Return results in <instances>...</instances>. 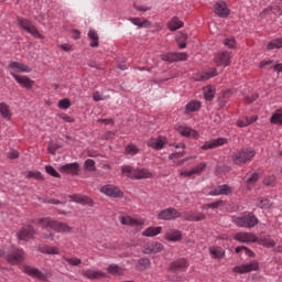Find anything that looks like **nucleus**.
I'll return each instance as SVG.
<instances>
[{
	"label": "nucleus",
	"instance_id": "f257e3e1",
	"mask_svg": "<svg viewBox=\"0 0 282 282\" xmlns=\"http://www.w3.org/2000/svg\"><path fill=\"white\" fill-rule=\"evenodd\" d=\"M254 155H257L254 150L251 148H243L234 152L231 159L234 164H248V162H252V158H254Z\"/></svg>",
	"mask_w": 282,
	"mask_h": 282
},
{
	"label": "nucleus",
	"instance_id": "f03ea898",
	"mask_svg": "<svg viewBox=\"0 0 282 282\" xmlns=\"http://www.w3.org/2000/svg\"><path fill=\"white\" fill-rule=\"evenodd\" d=\"M39 225L41 228H52V230H56V232H72V227H69V225L52 220L51 218L40 219Z\"/></svg>",
	"mask_w": 282,
	"mask_h": 282
},
{
	"label": "nucleus",
	"instance_id": "7ed1b4c3",
	"mask_svg": "<svg viewBox=\"0 0 282 282\" xmlns=\"http://www.w3.org/2000/svg\"><path fill=\"white\" fill-rule=\"evenodd\" d=\"M232 221L240 228H254V226L259 224V218H257L254 214L249 213L242 216L234 217Z\"/></svg>",
	"mask_w": 282,
	"mask_h": 282
},
{
	"label": "nucleus",
	"instance_id": "20e7f679",
	"mask_svg": "<svg viewBox=\"0 0 282 282\" xmlns=\"http://www.w3.org/2000/svg\"><path fill=\"white\" fill-rule=\"evenodd\" d=\"M123 175L131 177V180H149L152 177L151 172L144 169H133L129 165L122 167Z\"/></svg>",
	"mask_w": 282,
	"mask_h": 282
},
{
	"label": "nucleus",
	"instance_id": "39448f33",
	"mask_svg": "<svg viewBox=\"0 0 282 282\" xmlns=\"http://www.w3.org/2000/svg\"><path fill=\"white\" fill-rule=\"evenodd\" d=\"M18 25L22 30H24V32H28V34H31V36H34V39H43V35L39 32V29H36L34 24H32V21L25 18H19Z\"/></svg>",
	"mask_w": 282,
	"mask_h": 282
},
{
	"label": "nucleus",
	"instance_id": "423d86ee",
	"mask_svg": "<svg viewBox=\"0 0 282 282\" xmlns=\"http://www.w3.org/2000/svg\"><path fill=\"white\" fill-rule=\"evenodd\" d=\"M99 191L106 197H112L113 199H122L124 197V192L113 184L104 185Z\"/></svg>",
	"mask_w": 282,
	"mask_h": 282
},
{
	"label": "nucleus",
	"instance_id": "0eeeda50",
	"mask_svg": "<svg viewBox=\"0 0 282 282\" xmlns=\"http://www.w3.org/2000/svg\"><path fill=\"white\" fill-rule=\"evenodd\" d=\"M8 69L13 78L14 76H19V74H30L32 72V67L21 62H10Z\"/></svg>",
	"mask_w": 282,
	"mask_h": 282
},
{
	"label": "nucleus",
	"instance_id": "6e6552de",
	"mask_svg": "<svg viewBox=\"0 0 282 282\" xmlns=\"http://www.w3.org/2000/svg\"><path fill=\"white\" fill-rule=\"evenodd\" d=\"M180 217H182V213H180V210H177L173 207L163 209L158 214V219H162L163 221H171L173 219H180Z\"/></svg>",
	"mask_w": 282,
	"mask_h": 282
},
{
	"label": "nucleus",
	"instance_id": "1a4fd4ad",
	"mask_svg": "<svg viewBox=\"0 0 282 282\" xmlns=\"http://www.w3.org/2000/svg\"><path fill=\"white\" fill-rule=\"evenodd\" d=\"M232 58V53L225 51L215 55L214 63L217 67H228Z\"/></svg>",
	"mask_w": 282,
	"mask_h": 282
},
{
	"label": "nucleus",
	"instance_id": "9d476101",
	"mask_svg": "<svg viewBox=\"0 0 282 282\" xmlns=\"http://www.w3.org/2000/svg\"><path fill=\"white\" fill-rule=\"evenodd\" d=\"M34 235H36V231H34V227L30 225H24L17 232V237L20 241H30V239H34Z\"/></svg>",
	"mask_w": 282,
	"mask_h": 282
},
{
	"label": "nucleus",
	"instance_id": "9b49d317",
	"mask_svg": "<svg viewBox=\"0 0 282 282\" xmlns=\"http://www.w3.org/2000/svg\"><path fill=\"white\" fill-rule=\"evenodd\" d=\"M259 270V262L252 261L247 264L237 265L232 269V272L237 274H247L248 272H257Z\"/></svg>",
	"mask_w": 282,
	"mask_h": 282
},
{
	"label": "nucleus",
	"instance_id": "f8f14e48",
	"mask_svg": "<svg viewBox=\"0 0 282 282\" xmlns=\"http://www.w3.org/2000/svg\"><path fill=\"white\" fill-rule=\"evenodd\" d=\"M23 254L22 249L14 248L7 254V261L11 263V265H17L23 261Z\"/></svg>",
	"mask_w": 282,
	"mask_h": 282
},
{
	"label": "nucleus",
	"instance_id": "ddd939ff",
	"mask_svg": "<svg viewBox=\"0 0 282 282\" xmlns=\"http://www.w3.org/2000/svg\"><path fill=\"white\" fill-rule=\"evenodd\" d=\"M176 131H178L184 138H193L194 140L199 138V132L185 124L176 126Z\"/></svg>",
	"mask_w": 282,
	"mask_h": 282
},
{
	"label": "nucleus",
	"instance_id": "4468645a",
	"mask_svg": "<svg viewBox=\"0 0 282 282\" xmlns=\"http://www.w3.org/2000/svg\"><path fill=\"white\" fill-rule=\"evenodd\" d=\"M214 12L221 19H226V17L230 15V9H228V4L224 1H218L214 4Z\"/></svg>",
	"mask_w": 282,
	"mask_h": 282
},
{
	"label": "nucleus",
	"instance_id": "2eb2a0df",
	"mask_svg": "<svg viewBox=\"0 0 282 282\" xmlns=\"http://www.w3.org/2000/svg\"><path fill=\"white\" fill-rule=\"evenodd\" d=\"M234 239L240 243H254L257 241V236L251 232L240 231L234 236Z\"/></svg>",
	"mask_w": 282,
	"mask_h": 282
},
{
	"label": "nucleus",
	"instance_id": "dca6fc26",
	"mask_svg": "<svg viewBox=\"0 0 282 282\" xmlns=\"http://www.w3.org/2000/svg\"><path fill=\"white\" fill-rule=\"evenodd\" d=\"M206 166L207 164L202 162L189 171H181L180 175L182 177H193V175H202V173L206 171Z\"/></svg>",
	"mask_w": 282,
	"mask_h": 282
},
{
	"label": "nucleus",
	"instance_id": "f3484780",
	"mask_svg": "<svg viewBox=\"0 0 282 282\" xmlns=\"http://www.w3.org/2000/svg\"><path fill=\"white\" fill-rule=\"evenodd\" d=\"M23 272H25V274H29V276H32L33 279H39L40 281L47 280V274H45V273L41 272L39 269L32 268L30 265H24Z\"/></svg>",
	"mask_w": 282,
	"mask_h": 282
},
{
	"label": "nucleus",
	"instance_id": "a211bd4d",
	"mask_svg": "<svg viewBox=\"0 0 282 282\" xmlns=\"http://www.w3.org/2000/svg\"><path fill=\"white\" fill-rule=\"evenodd\" d=\"M164 250V246L160 242H151L143 247V254H158V252H162Z\"/></svg>",
	"mask_w": 282,
	"mask_h": 282
},
{
	"label": "nucleus",
	"instance_id": "6ab92c4d",
	"mask_svg": "<svg viewBox=\"0 0 282 282\" xmlns=\"http://www.w3.org/2000/svg\"><path fill=\"white\" fill-rule=\"evenodd\" d=\"M228 143V139L226 138H218L212 141H207L202 145L203 151H208V149H217V147H224V144Z\"/></svg>",
	"mask_w": 282,
	"mask_h": 282
},
{
	"label": "nucleus",
	"instance_id": "aec40b11",
	"mask_svg": "<svg viewBox=\"0 0 282 282\" xmlns=\"http://www.w3.org/2000/svg\"><path fill=\"white\" fill-rule=\"evenodd\" d=\"M186 58H188V55L186 53H167L162 55V61H166L167 63L186 61Z\"/></svg>",
	"mask_w": 282,
	"mask_h": 282
},
{
	"label": "nucleus",
	"instance_id": "412c9836",
	"mask_svg": "<svg viewBox=\"0 0 282 282\" xmlns=\"http://www.w3.org/2000/svg\"><path fill=\"white\" fill-rule=\"evenodd\" d=\"M14 80L24 89H32L34 87V80L25 75H14Z\"/></svg>",
	"mask_w": 282,
	"mask_h": 282
},
{
	"label": "nucleus",
	"instance_id": "4be33fe9",
	"mask_svg": "<svg viewBox=\"0 0 282 282\" xmlns=\"http://www.w3.org/2000/svg\"><path fill=\"white\" fill-rule=\"evenodd\" d=\"M78 171H80L78 163H67L59 167V173H66L68 175H78Z\"/></svg>",
	"mask_w": 282,
	"mask_h": 282
},
{
	"label": "nucleus",
	"instance_id": "5701e85b",
	"mask_svg": "<svg viewBox=\"0 0 282 282\" xmlns=\"http://www.w3.org/2000/svg\"><path fill=\"white\" fill-rule=\"evenodd\" d=\"M164 144H166L165 137H158V138L150 139L148 141V147H151V149H155L156 151L164 149Z\"/></svg>",
	"mask_w": 282,
	"mask_h": 282
},
{
	"label": "nucleus",
	"instance_id": "b1692460",
	"mask_svg": "<svg viewBox=\"0 0 282 282\" xmlns=\"http://www.w3.org/2000/svg\"><path fill=\"white\" fill-rule=\"evenodd\" d=\"M82 274L86 279H90V280L106 279V276H107V273H105L102 271L91 270V269H87V270L82 271Z\"/></svg>",
	"mask_w": 282,
	"mask_h": 282
},
{
	"label": "nucleus",
	"instance_id": "393cba45",
	"mask_svg": "<svg viewBox=\"0 0 282 282\" xmlns=\"http://www.w3.org/2000/svg\"><path fill=\"white\" fill-rule=\"evenodd\" d=\"M72 202L76 204H82L83 206H94V199L88 196L76 194L70 196Z\"/></svg>",
	"mask_w": 282,
	"mask_h": 282
},
{
	"label": "nucleus",
	"instance_id": "a878e982",
	"mask_svg": "<svg viewBox=\"0 0 282 282\" xmlns=\"http://www.w3.org/2000/svg\"><path fill=\"white\" fill-rule=\"evenodd\" d=\"M120 223L122 226H144V221L132 218L131 216H120Z\"/></svg>",
	"mask_w": 282,
	"mask_h": 282
},
{
	"label": "nucleus",
	"instance_id": "bb28decb",
	"mask_svg": "<svg viewBox=\"0 0 282 282\" xmlns=\"http://www.w3.org/2000/svg\"><path fill=\"white\" fill-rule=\"evenodd\" d=\"M230 193H232V187L225 184L219 185L214 191L209 192V195H212L213 197H217L219 195H230Z\"/></svg>",
	"mask_w": 282,
	"mask_h": 282
},
{
	"label": "nucleus",
	"instance_id": "cd10ccee",
	"mask_svg": "<svg viewBox=\"0 0 282 282\" xmlns=\"http://www.w3.org/2000/svg\"><path fill=\"white\" fill-rule=\"evenodd\" d=\"M217 68H212L208 72H203L199 75L195 77V80L197 82H204V80H210V78H215L217 76Z\"/></svg>",
	"mask_w": 282,
	"mask_h": 282
},
{
	"label": "nucleus",
	"instance_id": "c85d7f7f",
	"mask_svg": "<svg viewBox=\"0 0 282 282\" xmlns=\"http://www.w3.org/2000/svg\"><path fill=\"white\" fill-rule=\"evenodd\" d=\"M0 116L4 120H11L12 119V110L6 102H0Z\"/></svg>",
	"mask_w": 282,
	"mask_h": 282
},
{
	"label": "nucleus",
	"instance_id": "c756f323",
	"mask_svg": "<svg viewBox=\"0 0 282 282\" xmlns=\"http://www.w3.org/2000/svg\"><path fill=\"white\" fill-rule=\"evenodd\" d=\"M108 274L112 276H122L124 274V270L118 264H109L107 268Z\"/></svg>",
	"mask_w": 282,
	"mask_h": 282
},
{
	"label": "nucleus",
	"instance_id": "7c9ffc66",
	"mask_svg": "<svg viewBox=\"0 0 282 282\" xmlns=\"http://www.w3.org/2000/svg\"><path fill=\"white\" fill-rule=\"evenodd\" d=\"M39 252L42 254H61V249L58 247H50L47 245L39 247Z\"/></svg>",
	"mask_w": 282,
	"mask_h": 282
},
{
	"label": "nucleus",
	"instance_id": "2f4dec72",
	"mask_svg": "<svg viewBox=\"0 0 282 282\" xmlns=\"http://www.w3.org/2000/svg\"><path fill=\"white\" fill-rule=\"evenodd\" d=\"M170 268L171 270H186V268H188V262L184 258H181L173 261Z\"/></svg>",
	"mask_w": 282,
	"mask_h": 282
},
{
	"label": "nucleus",
	"instance_id": "473e14b6",
	"mask_svg": "<svg viewBox=\"0 0 282 282\" xmlns=\"http://www.w3.org/2000/svg\"><path fill=\"white\" fill-rule=\"evenodd\" d=\"M165 239H167V241H180L182 239V231L171 229L165 234Z\"/></svg>",
	"mask_w": 282,
	"mask_h": 282
},
{
	"label": "nucleus",
	"instance_id": "72a5a7b5",
	"mask_svg": "<svg viewBox=\"0 0 282 282\" xmlns=\"http://www.w3.org/2000/svg\"><path fill=\"white\" fill-rule=\"evenodd\" d=\"M162 234V227H148L143 232V237H158Z\"/></svg>",
	"mask_w": 282,
	"mask_h": 282
},
{
	"label": "nucleus",
	"instance_id": "f704fd0d",
	"mask_svg": "<svg viewBox=\"0 0 282 282\" xmlns=\"http://www.w3.org/2000/svg\"><path fill=\"white\" fill-rule=\"evenodd\" d=\"M199 109H202V104L197 100H193L185 106V113H193V111H199Z\"/></svg>",
	"mask_w": 282,
	"mask_h": 282
},
{
	"label": "nucleus",
	"instance_id": "c9c22d12",
	"mask_svg": "<svg viewBox=\"0 0 282 282\" xmlns=\"http://www.w3.org/2000/svg\"><path fill=\"white\" fill-rule=\"evenodd\" d=\"M169 30L172 32H175L176 30H180V28H184V22L180 21L177 18H173L169 23H167Z\"/></svg>",
	"mask_w": 282,
	"mask_h": 282
},
{
	"label": "nucleus",
	"instance_id": "e433bc0d",
	"mask_svg": "<svg viewBox=\"0 0 282 282\" xmlns=\"http://www.w3.org/2000/svg\"><path fill=\"white\" fill-rule=\"evenodd\" d=\"M129 21L138 28H149V25H151V22L149 20H142L140 18H130Z\"/></svg>",
	"mask_w": 282,
	"mask_h": 282
},
{
	"label": "nucleus",
	"instance_id": "4c0bfd02",
	"mask_svg": "<svg viewBox=\"0 0 282 282\" xmlns=\"http://www.w3.org/2000/svg\"><path fill=\"white\" fill-rule=\"evenodd\" d=\"M186 221H204L206 215L204 213H192L186 216Z\"/></svg>",
	"mask_w": 282,
	"mask_h": 282
},
{
	"label": "nucleus",
	"instance_id": "58836bf2",
	"mask_svg": "<svg viewBox=\"0 0 282 282\" xmlns=\"http://www.w3.org/2000/svg\"><path fill=\"white\" fill-rule=\"evenodd\" d=\"M209 252L214 259H223L225 251L221 247H212L209 248Z\"/></svg>",
	"mask_w": 282,
	"mask_h": 282
},
{
	"label": "nucleus",
	"instance_id": "ea45409f",
	"mask_svg": "<svg viewBox=\"0 0 282 282\" xmlns=\"http://www.w3.org/2000/svg\"><path fill=\"white\" fill-rule=\"evenodd\" d=\"M258 208H262L264 210H268V208H272V200L270 198H258Z\"/></svg>",
	"mask_w": 282,
	"mask_h": 282
},
{
	"label": "nucleus",
	"instance_id": "a19ab883",
	"mask_svg": "<svg viewBox=\"0 0 282 282\" xmlns=\"http://www.w3.org/2000/svg\"><path fill=\"white\" fill-rule=\"evenodd\" d=\"M252 122H257V117L254 116L251 118L246 117L245 119H239L237 121V127H240V128L248 127L252 124Z\"/></svg>",
	"mask_w": 282,
	"mask_h": 282
},
{
	"label": "nucleus",
	"instance_id": "79ce46f5",
	"mask_svg": "<svg viewBox=\"0 0 282 282\" xmlns=\"http://www.w3.org/2000/svg\"><path fill=\"white\" fill-rule=\"evenodd\" d=\"M282 47V37L274 39L268 43L267 50H281Z\"/></svg>",
	"mask_w": 282,
	"mask_h": 282
},
{
	"label": "nucleus",
	"instance_id": "37998d69",
	"mask_svg": "<svg viewBox=\"0 0 282 282\" xmlns=\"http://www.w3.org/2000/svg\"><path fill=\"white\" fill-rule=\"evenodd\" d=\"M88 37L90 39V47H98L99 42H98V33L94 30H90L88 32Z\"/></svg>",
	"mask_w": 282,
	"mask_h": 282
},
{
	"label": "nucleus",
	"instance_id": "c03bdc74",
	"mask_svg": "<svg viewBox=\"0 0 282 282\" xmlns=\"http://www.w3.org/2000/svg\"><path fill=\"white\" fill-rule=\"evenodd\" d=\"M63 261H66V263H68V265H80L83 263V260H80V258H69L66 256L62 257Z\"/></svg>",
	"mask_w": 282,
	"mask_h": 282
},
{
	"label": "nucleus",
	"instance_id": "a18cd8bd",
	"mask_svg": "<svg viewBox=\"0 0 282 282\" xmlns=\"http://www.w3.org/2000/svg\"><path fill=\"white\" fill-rule=\"evenodd\" d=\"M271 122H272V124H280V126H282V109L281 110H276L272 115Z\"/></svg>",
	"mask_w": 282,
	"mask_h": 282
},
{
	"label": "nucleus",
	"instance_id": "49530a36",
	"mask_svg": "<svg viewBox=\"0 0 282 282\" xmlns=\"http://www.w3.org/2000/svg\"><path fill=\"white\" fill-rule=\"evenodd\" d=\"M204 96H205V99L213 100V98H215V88H213V86L205 87Z\"/></svg>",
	"mask_w": 282,
	"mask_h": 282
},
{
	"label": "nucleus",
	"instance_id": "de8ad7c7",
	"mask_svg": "<svg viewBox=\"0 0 282 282\" xmlns=\"http://www.w3.org/2000/svg\"><path fill=\"white\" fill-rule=\"evenodd\" d=\"M186 34L184 33H180L176 37V42H177V45L181 50H184V47H186Z\"/></svg>",
	"mask_w": 282,
	"mask_h": 282
},
{
	"label": "nucleus",
	"instance_id": "09e8293b",
	"mask_svg": "<svg viewBox=\"0 0 282 282\" xmlns=\"http://www.w3.org/2000/svg\"><path fill=\"white\" fill-rule=\"evenodd\" d=\"M25 177L28 180H43V175L39 171H29L26 172Z\"/></svg>",
	"mask_w": 282,
	"mask_h": 282
},
{
	"label": "nucleus",
	"instance_id": "8fccbe9b",
	"mask_svg": "<svg viewBox=\"0 0 282 282\" xmlns=\"http://www.w3.org/2000/svg\"><path fill=\"white\" fill-rule=\"evenodd\" d=\"M126 153H127V155H138V153H140V149H138V147H135V144H129L126 148Z\"/></svg>",
	"mask_w": 282,
	"mask_h": 282
},
{
	"label": "nucleus",
	"instance_id": "3c124183",
	"mask_svg": "<svg viewBox=\"0 0 282 282\" xmlns=\"http://www.w3.org/2000/svg\"><path fill=\"white\" fill-rule=\"evenodd\" d=\"M139 265L142 270H149L151 268V260L149 258H142L139 260Z\"/></svg>",
	"mask_w": 282,
	"mask_h": 282
},
{
	"label": "nucleus",
	"instance_id": "603ef678",
	"mask_svg": "<svg viewBox=\"0 0 282 282\" xmlns=\"http://www.w3.org/2000/svg\"><path fill=\"white\" fill-rule=\"evenodd\" d=\"M224 45H226V47L235 50V47H237V41L235 40V37H227L224 41Z\"/></svg>",
	"mask_w": 282,
	"mask_h": 282
},
{
	"label": "nucleus",
	"instance_id": "864d4df0",
	"mask_svg": "<svg viewBox=\"0 0 282 282\" xmlns=\"http://www.w3.org/2000/svg\"><path fill=\"white\" fill-rule=\"evenodd\" d=\"M45 171L48 175H52V177H61V174H58V172H56V169H54V166L52 165H46Z\"/></svg>",
	"mask_w": 282,
	"mask_h": 282
},
{
	"label": "nucleus",
	"instance_id": "5fc2aeb1",
	"mask_svg": "<svg viewBox=\"0 0 282 282\" xmlns=\"http://www.w3.org/2000/svg\"><path fill=\"white\" fill-rule=\"evenodd\" d=\"M261 245L264 246V248H274L276 242L270 238H264L261 240Z\"/></svg>",
	"mask_w": 282,
	"mask_h": 282
},
{
	"label": "nucleus",
	"instance_id": "6e6d98bb",
	"mask_svg": "<svg viewBox=\"0 0 282 282\" xmlns=\"http://www.w3.org/2000/svg\"><path fill=\"white\" fill-rule=\"evenodd\" d=\"M259 182V173H253L249 178H247L248 188L252 186V184H257Z\"/></svg>",
	"mask_w": 282,
	"mask_h": 282
},
{
	"label": "nucleus",
	"instance_id": "4d7b16f0",
	"mask_svg": "<svg viewBox=\"0 0 282 282\" xmlns=\"http://www.w3.org/2000/svg\"><path fill=\"white\" fill-rule=\"evenodd\" d=\"M69 107H72V101H69V99L65 98L58 101L59 109H69Z\"/></svg>",
	"mask_w": 282,
	"mask_h": 282
},
{
	"label": "nucleus",
	"instance_id": "13d9d810",
	"mask_svg": "<svg viewBox=\"0 0 282 282\" xmlns=\"http://www.w3.org/2000/svg\"><path fill=\"white\" fill-rule=\"evenodd\" d=\"M95 165H96V162L91 159H88L85 162V169H87L88 171H96Z\"/></svg>",
	"mask_w": 282,
	"mask_h": 282
},
{
	"label": "nucleus",
	"instance_id": "bf43d9fd",
	"mask_svg": "<svg viewBox=\"0 0 282 282\" xmlns=\"http://www.w3.org/2000/svg\"><path fill=\"white\" fill-rule=\"evenodd\" d=\"M186 155V152H175L169 155V160H177L180 158H184Z\"/></svg>",
	"mask_w": 282,
	"mask_h": 282
},
{
	"label": "nucleus",
	"instance_id": "052dcab7",
	"mask_svg": "<svg viewBox=\"0 0 282 282\" xmlns=\"http://www.w3.org/2000/svg\"><path fill=\"white\" fill-rule=\"evenodd\" d=\"M257 98H259V95H257V94L249 95V96L245 97V102H247V105H250L251 102H254V100H257Z\"/></svg>",
	"mask_w": 282,
	"mask_h": 282
},
{
	"label": "nucleus",
	"instance_id": "680f3d73",
	"mask_svg": "<svg viewBox=\"0 0 282 282\" xmlns=\"http://www.w3.org/2000/svg\"><path fill=\"white\" fill-rule=\"evenodd\" d=\"M9 160H17L19 158V151L17 150H11L8 154Z\"/></svg>",
	"mask_w": 282,
	"mask_h": 282
},
{
	"label": "nucleus",
	"instance_id": "e2e57ef3",
	"mask_svg": "<svg viewBox=\"0 0 282 282\" xmlns=\"http://www.w3.org/2000/svg\"><path fill=\"white\" fill-rule=\"evenodd\" d=\"M221 204H224V200H217V202L207 204V207L215 209V208H218Z\"/></svg>",
	"mask_w": 282,
	"mask_h": 282
},
{
	"label": "nucleus",
	"instance_id": "0e129e2a",
	"mask_svg": "<svg viewBox=\"0 0 282 282\" xmlns=\"http://www.w3.org/2000/svg\"><path fill=\"white\" fill-rule=\"evenodd\" d=\"M263 184H265V186H272V184H274V176L265 177Z\"/></svg>",
	"mask_w": 282,
	"mask_h": 282
},
{
	"label": "nucleus",
	"instance_id": "69168bd1",
	"mask_svg": "<svg viewBox=\"0 0 282 282\" xmlns=\"http://www.w3.org/2000/svg\"><path fill=\"white\" fill-rule=\"evenodd\" d=\"M93 99L95 100V102H100V100H105V97H102V95H100V93H94Z\"/></svg>",
	"mask_w": 282,
	"mask_h": 282
},
{
	"label": "nucleus",
	"instance_id": "338daca9",
	"mask_svg": "<svg viewBox=\"0 0 282 282\" xmlns=\"http://www.w3.org/2000/svg\"><path fill=\"white\" fill-rule=\"evenodd\" d=\"M58 47L63 50V52H72V45L69 44H61Z\"/></svg>",
	"mask_w": 282,
	"mask_h": 282
},
{
	"label": "nucleus",
	"instance_id": "774afa93",
	"mask_svg": "<svg viewBox=\"0 0 282 282\" xmlns=\"http://www.w3.org/2000/svg\"><path fill=\"white\" fill-rule=\"evenodd\" d=\"M59 118L64 120L65 122H73L74 118L67 116V115H61Z\"/></svg>",
	"mask_w": 282,
	"mask_h": 282
}]
</instances>
